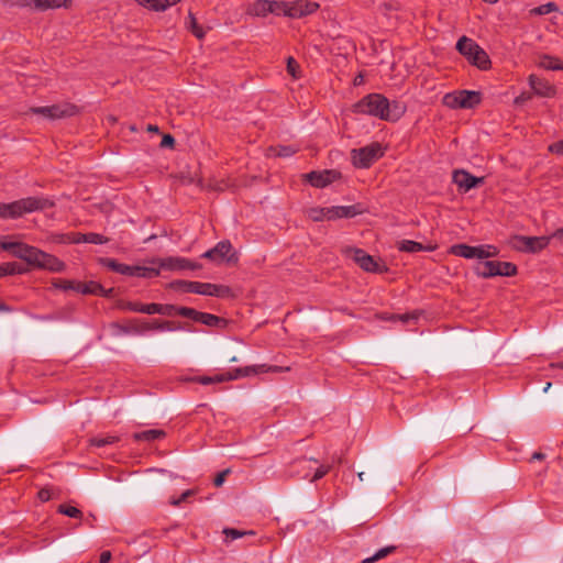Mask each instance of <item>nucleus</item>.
<instances>
[{
	"instance_id": "1",
	"label": "nucleus",
	"mask_w": 563,
	"mask_h": 563,
	"mask_svg": "<svg viewBox=\"0 0 563 563\" xmlns=\"http://www.w3.org/2000/svg\"><path fill=\"white\" fill-rule=\"evenodd\" d=\"M3 251L11 252L14 257L26 262L33 268L46 269L53 273L65 269V263L56 256L23 242H8V245H3Z\"/></svg>"
},
{
	"instance_id": "2",
	"label": "nucleus",
	"mask_w": 563,
	"mask_h": 563,
	"mask_svg": "<svg viewBox=\"0 0 563 563\" xmlns=\"http://www.w3.org/2000/svg\"><path fill=\"white\" fill-rule=\"evenodd\" d=\"M352 111L357 114H367L385 121L398 120L405 109L398 102L390 103L380 93H369L352 106Z\"/></svg>"
},
{
	"instance_id": "3",
	"label": "nucleus",
	"mask_w": 563,
	"mask_h": 563,
	"mask_svg": "<svg viewBox=\"0 0 563 563\" xmlns=\"http://www.w3.org/2000/svg\"><path fill=\"white\" fill-rule=\"evenodd\" d=\"M54 202L43 197H27L10 203H0V218L16 219L25 213L52 208Z\"/></svg>"
},
{
	"instance_id": "4",
	"label": "nucleus",
	"mask_w": 563,
	"mask_h": 563,
	"mask_svg": "<svg viewBox=\"0 0 563 563\" xmlns=\"http://www.w3.org/2000/svg\"><path fill=\"white\" fill-rule=\"evenodd\" d=\"M456 49L481 70L490 68L492 62L488 54L472 38L462 36L456 43Z\"/></svg>"
},
{
	"instance_id": "5",
	"label": "nucleus",
	"mask_w": 563,
	"mask_h": 563,
	"mask_svg": "<svg viewBox=\"0 0 563 563\" xmlns=\"http://www.w3.org/2000/svg\"><path fill=\"white\" fill-rule=\"evenodd\" d=\"M174 287L181 289L185 292L198 294L203 296H213L218 298H225L231 296L232 291L229 286L217 285L211 283L178 280L172 284Z\"/></svg>"
},
{
	"instance_id": "6",
	"label": "nucleus",
	"mask_w": 563,
	"mask_h": 563,
	"mask_svg": "<svg viewBox=\"0 0 563 563\" xmlns=\"http://www.w3.org/2000/svg\"><path fill=\"white\" fill-rule=\"evenodd\" d=\"M100 264L106 266L112 272H115L125 276H136L142 278H153L159 275V269L154 267L139 266V265H126L119 263L114 258L103 257L100 258Z\"/></svg>"
},
{
	"instance_id": "7",
	"label": "nucleus",
	"mask_w": 563,
	"mask_h": 563,
	"mask_svg": "<svg viewBox=\"0 0 563 563\" xmlns=\"http://www.w3.org/2000/svg\"><path fill=\"white\" fill-rule=\"evenodd\" d=\"M475 273L483 278L515 276L517 274V266L510 262L485 261L477 263Z\"/></svg>"
},
{
	"instance_id": "8",
	"label": "nucleus",
	"mask_w": 563,
	"mask_h": 563,
	"mask_svg": "<svg viewBox=\"0 0 563 563\" xmlns=\"http://www.w3.org/2000/svg\"><path fill=\"white\" fill-rule=\"evenodd\" d=\"M379 143H372L361 148L351 151L352 163L356 168H368L383 156Z\"/></svg>"
},
{
	"instance_id": "9",
	"label": "nucleus",
	"mask_w": 563,
	"mask_h": 563,
	"mask_svg": "<svg viewBox=\"0 0 563 563\" xmlns=\"http://www.w3.org/2000/svg\"><path fill=\"white\" fill-rule=\"evenodd\" d=\"M345 254L365 272L382 274L388 271L385 264H379L372 255L367 254L362 249L349 247L345 250Z\"/></svg>"
},
{
	"instance_id": "10",
	"label": "nucleus",
	"mask_w": 563,
	"mask_h": 563,
	"mask_svg": "<svg viewBox=\"0 0 563 563\" xmlns=\"http://www.w3.org/2000/svg\"><path fill=\"white\" fill-rule=\"evenodd\" d=\"M30 112L33 114H41L51 120H56L77 114L78 108L73 103L64 102L46 107H33L30 108Z\"/></svg>"
},
{
	"instance_id": "11",
	"label": "nucleus",
	"mask_w": 563,
	"mask_h": 563,
	"mask_svg": "<svg viewBox=\"0 0 563 563\" xmlns=\"http://www.w3.org/2000/svg\"><path fill=\"white\" fill-rule=\"evenodd\" d=\"M551 236H525V235H516L514 238V247L520 252L526 253H539L544 250L550 241Z\"/></svg>"
},
{
	"instance_id": "12",
	"label": "nucleus",
	"mask_w": 563,
	"mask_h": 563,
	"mask_svg": "<svg viewBox=\"0 0 563 563\" xmlns=\"http://www.w3.org/2000/svg\"><path fill=\"white\" fill-rule=\"evenodd\" d=\"M231 250H232V245H231L230 241H228V240L221 241L213 249L205 252L202 254V257L208 258L216 263H222V262L231 263L233 261L235 262L238 260L235 257V255L234 254L229 255Z\"/></svg>"
},
{
	"instance_id": "13",
	"label": "nucleus",
	"mask_w": 563,
	"mask_h": 563,
	"mask_svg": "<svg viewBox=\"0 0 563 563\" xmlns=\"http://www.w3.org/2000/svg\"><path fill=\"white\" fill-rule=\"evenodd\" d=\"M287 11H285V16L291 19H300L306 15L312 14L319 8L317 2H310L306 0H296L287 2Z\"/></svg>"
},
{
	"instance_id": "14",
	"label": "nucleus",
	"mask_w": 563,
	"mask_h": 563,
	"mask_svg": "<svg viewBox=\"0 0 563 563\" xmlns=\"http://www.w3.org/2000/svg\"><path fill=\"white\" fill-rule=\"evenodd\" d=\"M484 177H475L464 169L455 170L453 173V183L460 190L467 192L472 188L484 184Z\"/></svg>"
},
{
	"instance_id": "15",
	"label": "nucleus",
	"mask_w": 563,
	"mask_h": 563,
	"mask_svg": "<svg viewBox=\"0 0 563 563\" xmlns=\"http://www.w3.org/2000/svg\"><path fill=\"white\" fill-rule=\"evenodd\" d=\"M318 461L314 459L300 457L294 460L288 467V475L290 477H298L301 479H306L311 474L313 467L312 463H317Z\"/></svg>"
},
{
	"instance_id": "16",
	"label": "nucleus",
	"mask_w": 563,
	"mask_h": 563,
	"mask_svg": "<svg viewBox=\"0 0 563 563\" xmlns=\"http://www.w3.org/2000/svg\"><path fill=\"white\" fill-rule=\"evenodd\" d=\"M340 177L336 170L311 172L307 174V180L311 186L323 188Z\"/></svg>"
},
{
	"instance_id": "17",
	"label": "nucleus",
	"mask_w": 563,
	"mask_h": 563,
	"mask_svg": "<svg viewBox=\"0 0 563 563\" xmlns=\"http://www.w3.org/2000/svg\"><path fill=\"white\" fill-rule=\"evenodd\" d=\"M159 267L168 271H181V269H191L195 271L200 267L199 264L194 263L184 257H167L163 258L159 262Z\"/></svg>"
},
{
	"instance_id": "18",
	"label": "nucleus",
	"mask_w": 563,
	"mask_h": 563,
	"mask_svg": "<svg viewBox=\"0 0 563 563\" xmlns=\"http://www.w3.org/2000/svg\"><path fill=\"white\" fill-rule=\"evenodd\" d=\"M529 85L537 96L551 98L555 95V88L548 80L536 75L529 76Z\"/></svg>"
},
{
	"instance_id": "19",
	"label": "nucleus",
	"mask_w": 563,
	"mask_h": 563,
	"mask_svg": "<svg viewBox=\"0 0 563 563\" xmlns=\"http://www.w3.org/2000/svg\"><path fill=\"white\" fill-rule=\"evenodd\" d=\"M330 221L342 219V218H354L355 216L362 213V210L358 205L352 206H333L329 207Z\"/></svg>"
},
{
	"instance_id": "20",
	"label": "nucleus",
	"mask_w": 563,
	"mask_h": 563,
	"mask_svg": "<svg viewBox=\"0 0 563 563\" xmlns=\"http://www.w3.org/2000/svg\"><path fill=\"white\" fill-rule=\"evenodd\" d=\"M76 291L84 295H100L103 297H110L113 289L106 290L103 286L97 282L77 283Z\"/></svg>"
},
{
	"instance_id": "21",
	"label": "nucleus",
	"mask_w": 563,
	"mask_h": 563,
	"mask_svg": "<svg viewBox=\"0 0 563 563\" xmlns=\"http://www.w3.org/2000/svg\"><path fill=\"white\" fill-rule=\"evenodd\" d=\"M461 99L460 104L461 109H472L475 106L481 103V92L473 90H460Z\"/></svg>"
},
{
	"instance_id": "22",
	"label": "nucleus",
	"mask_w": 563,
	"mask_h": 563,
	"mask_svg": "<svg viewBox=\"0 0 563 563\" xmlns=\"http://www.w3.org/2000/svg\"><path fill=\"white\" fill-rule=\"evenodd\" d=\"M30 269L16 262H8L0 264V278L4 276L22 275Z\"/></svg>"
},
{
	"instance_id": "23",
	"label": "nucleus",
	"mask_w": 563,
	"mask_h": 563,
	"mask_svg": "<svg viewBox=\"0 0 563 563\" xmlns=\"http://www.w3.org/2000/svg\"><path fill=\"white\" fill-rule=\"evenodd\" d=\"M196 322L206 324L212 328H222L227 325V320L216 314L208 312H200L199 317L196 318Z\"/></svg>"
},
{
	"instance_id": "24",
	"label": "nucleus",
	"mask_w": 563,
	"mask_h": 563,
	"mask_svg": "<svg viewBox=\"0 0 563 563\" xmlns=\"http://www.w3.org/2000/svg\"><path fill=\"white\" fill-rule=\"evenodd\" d=\"M124 309L133 311V312H140V313H146V314H155L157 310V303H141L137 301H128L124 305Z\"/></svg>"
},
{
	"instance_id": "25",
	"label": "nucleus",
	"mask_w": 563,
	"mask_h": 563,
	"mask_svg": "<svg viewBox=\"0 0 563 563\" xmlns=\"http://www.w3.org/2000/svg\"><path fill=\"white\" fill-rule=\"evenodd\" d=\"M165 435H166V433L163 430L150 429V430H144L141 432H135L133 434V439L135 441L153 442V441L164 438Z\"/></svg>"
},
{
	"instance_id": "26",
	"label": "nucleus",
	"mask_w": 563,
	"mask_h": 563,
	"mask_svg": "<svg viewBox=\"0 0 563 563\" xmlns=\"http://www.w3.org/2000/svg\"><path fill=\"white\" fill-rule=\"evenodd\" d=\"M398 250L401 252H408V253H417L421 251H433V246H424L419 242L411 241V240H402L398 242L397 244Z\"/></svg>"
},
{
	"instance_id": "27",
	"label": "nucleus",
	"mask_w": 563,
	"mask_h": 563,
	"mask_svg": "<svg viewBox=\"0 0 563 563\" xmlns=\"http://www.w3.org/2000/svg\"><path fill=\"white\" fill-rule=\"evenodd\" d=\"M71 0H36L35 9L38 11H46L49 9L67 8Z\"/></svg>"
},
{
	"instance_id": "28",
	"label": "nucleus",
	"mask_w": 563,
	"mask_h": 563,
	"mask_svg": "<svg viewBox=\"0 0 563 563\" xmlns=\"http://www.w3.org/2000/svg\"><path fill=\"white\" fill-rule=\"evenodd\" d=\"M328 211L329 207H313L307 209L306 214L313 222H320L324 220L330 221V213H328Z\"/></svg>"
},
{
	"instance_id": "29",
	"label": "nucleus",
	"mask_w": 563,
	"mask_h": 563,
	"mask_svg": "<svg viewBox=\"0 0 563 563\" xmlns=\"http://www.w3.org/2000/svg\"><path fill=\"white\" fill-rule=\"evenodd\" d=\"M271 0H257L249 9V13L256 16H266L271 13Z\"/></svg>"
},
{
	"instance_id": "30",
	"label": "nucleus",
	"mask_w": 563,
	"mask_h": 563,
	"mask_svg": "<svg viewBox=\"0 0 563 563\" xmlns=\"http://www.w3.org/2000/svg\"><path fill=\"white\" fill-rule=\"evenodd\" d=\"M298 147L292 145H278V146H271L268 148V155H274L278 157H289L298 152Z\"/></svg>"
},
{
	"instance_id": "31",
	"label": "nucleus",
	"mask_w": 563,
	"mask_h": 563,
	"mask_svg": "<svg viewBox=\"0 0 563 563\" xmlns=\"http://www.w3.org/2000/svg\"><path fill=\"white\" fill-rule=\"evenodd\" d=\"M255 369L253 368V365L245 366V367H238L234 368L228 373H224L225 375V382L239 379L241 377H247L251 375H254Z\"/></svg>"
},
{
	"instance_id": "32",
	"label": "nucleus",
	"mask_w": 563,
	"mask_h": 563,
	"mask_svg": "<svg viewBox=\"0 0 563 563\" xmlns=\"http://www.w3.org/2000/svg\"><path fill=\"white\" fill-rule=\"evenodd\" d=\"M450 253L464 258H474L475 246L467 244H455L451 246Z\"/></svg>"
},
{
	"instance_id": "33",
	"label": "nucleus",
	"mask_w": 563,
	"mask_h": 563,
	"mask_svg": "<svg viewBox=\"0 0 563 563\" xmlns=\"http://www.w3.org/2000/svg\"><path fill=\"white\" fill-rule=\"evenodd\" d=\"M540 66L549 70H563V60L550 55H543L540 60Z\"/></svg>"
},
{
	"instance_id": "34",
	"label": "nucleus",
	"mask_w": 563,
	"mask_h": 563,
	"mask_svg": "<svg viewBox=\"0 0 563 563\" xmlns=\"http://www.w3.org/2000/svg\"><path fill=\"white\" fill-rule=\"evenodd\" d=\"M119 441V437L117 435H100L95 437L89 440L90 445L97 446V448H103L106 445L114 444Z\"/></svg>"
},
{
	"instance_id": "35",
	"label": "nucleus",
	"mask_w": 563,
	"mask_h": 563,
	"mask_svg": "<svg viewBox=\"0 0 563 563\" xmlns=\"http://www.w3.org/2000/svg\"><path fill=\"white\" fill-rule=\"evenodd\" d=\"M460 99H461L460 90L454 91V92H449V93L444 95V97L442 99V103L450 109H461Z\"/></svg>"
},
{
	"instance_id": "36",
	"label": "nucleus",
	"mask_w": 563,
	"mask_h": 563,
	"mask_svg": "<svg viewBox=\"0 0 563 563\" xmlns=\"http://www.w3.org/2000/svg\"><path fill=\"white\" fill-rule=\"evenodd\" d=\"M253 368L255 369L254 375L263 374V373H282V372L289 371V367H282V366L267 365V364L253 365Z\"/></svg>"
},
{
	"instance_id": "37",
	"label": "nucleus",
	"mask_w": 563,
	"mask_h": 563,
	"mask_svg": "<svg viewBox=\"0 0 563 563\" xmlns=\"http://www.w3.org/2000/svg\"><path fill=\"white\" fill-rule=\"evenodd\" d=\"M190 380L197 382L201 385H210V384H217V383H223L225 382V375L224 374H218L214 376H198L195 378H191Z\"/></svg>"
},
{
	"instance_id": "38",
	"label": "nucleus",
	"mask_w": 563,
	"mask_h": 563,
	"mask_svg": "<svg viewBox=\"0 0 563 563\" xmlns=\"http://www.w3.org/2000/svg\"><path fill=\"white\" fill-rule=\"evenodd\" d=\"M150 331L157 330V331H173L176 329L174 325V322L172 321H159L154 320L152 322H148Z\"/></svg>"
},
{
	"instance_id": "39",
	"label": "nucleus",
	"mask_w": 563,
	"mask_h": 563,
	"mask_svg": "<svg viewBox=\"0 0 563 563\" xmlns=\"http://www.w3.org/2000/svg\"><path fill=\"white\" fill-rule=\"evenodd\" d=\"M57 511L62 515H65L70 518H81L82 512L77 507L67 506V505H59Z\"/></svg>"
},
{
	"instance_id": "40",
	"label": "nucleus",
	"mask_w": 563,
	"mask_h": 563,
	"mask_svg": "<svg viewBox=\"0 0 563 563\" xmlns=\"http://www.w3.org/2000/svg\"><path fill=\"white\" fill-rule=\"evenodd\" d=\"M554 11H558V5L554 2H548L545 4L533 8L530 12L534 15H545Z\"/></svg>"
},
{
	"instance_id": "41",
	"label": "nucleus",
	"mask_w": 563,
	"mask_h": 563,
	"mask_svg": "<svg viewBox=\"0 0 563 563\" xmlns=\"http://www.w3.org/2000/svg\"><path fill=\"white\" fill-rule=\"evenodd\" d=\"M36 0H1L2 4L8 8H35Z\"/></svg>"
},
{
	"instance_id": "42",
	"label": "nucleus",
	"mask_w": 563,
	"mask_h": 563,
	"mask_svg": "<svg viewBox=\"0 0 563 563\" xmlns=\"http://www.w3.org/2000/svg\"><path fill=\"white\" fill-rule=\"evenodd\" d=\"M52 285L56 288V289H62V290H75L76 291V285L77 283L74 282V280H68V279H54Z\"/></svg>"
},
{
	"instance_id": "43",
	"label": "nucleus",
	"mask_w": 563,
	"mask_h": 563,
	"mask_svg": "<svg viewBox=\"0 0 563 563\" xmlns=\"http://www.w3.org/2000/svg\"><path fill=\"white\" fill-rule=\"evenodd\" d=\"M130 329H131L132 332L137 333V334H142V333L148 332L150 331L148 321H145V320H134L131 323Z\"/></svg>"
},
{
	"instance_id": "44",
	"label": "nucleus",
	"mask_w": 563,
	"mask_h": 563,
	"mask_svg": "<svg viewBox=\"0 0 563 563\" xmlns=\"http://www.w3.org/2000/svg\"><path fill=\"white\" fill-rule=\"evenodd\" d=\"M299 69H300V66H299V64L297 63V60H296L294 57H291V56H290V57H288V58H287V71H288V74H289L292 78L297 79V78H299V77H300V71H299Z\"/></svg>"
},
{
	"instance_id": "45",
	"label": "nucleus",
	"mask_w": 563,
	"mask_h": 563,
	"mask_svg": "<svg viewBox=\"0 0 563 563\" xmlns=\"http://www.w3.org/2000/svg\"><path fill=\"white\" fill-rule=\"evenodd\" d=\"M199 313H200V311H197L196 309L188 308V307H177V311H176V314L185 317V318H189L194 321H196V318L199 317Z\"/></svg>"
},
{
	"instance_id": "46",
	"label": "nucleus",
	"mask_w": 563,
	"mask_h": 563,
	"mask_svg": "<svg viewBox=\"0 0 563 563\" xmlns=\"http://www.w3.org/2000/svg\"><path fill=\"white\" fill-rule=\"evenodd\" d=\"M271 13L276 15H285V11H287V1H272L271 0Z\"/></svg>"
},
{
	"instance_id": "47",
	"label": "nucleus",
	"mask_w": 563,
	"mask_h": 563,
	"mask_svg": "<svg viewBox=\"0 0 563 563\" xmlns=\"http://www.w3.org/2000/svg\"><path fill=\"white\" fill-rule=\"evenodd\" d=\"M176 311H177V307L174 305L157 303L156 313H158V314L172 317V316L176 314Z\"/></svg>"
},
{
	"instance_id": "48",
	"label": "nucleus",
	"mask_w": 563,
	"mask_h": 563,
	"mask_svg": "<svg viewBox=\"0 0 563 563\" xmlns=\"http://www.w3.org/2000/svg\"><path fill=\"white\" fill-rule=\"evenodd\" d=\"M397 550V547L395 545H387L385 548L379 549L373 556L374 560L377 562L382 559H385L389 554L394 553Z\"/></svg>"
},
{
	"instance_id": "49",
	"label": "nucleus",
	"mask_w": 563,
	"mask_h": 563,
	"mask_svg": "<svg viewBox=\"0 0 563 563\" xmlns=\"http://www.w3.org/2000/svg\"><path fill=\"white\" fill-rule=\"evenodd\" d=\"M109 239L102 234L90 232L87 233V243L91 244H104L108 243Z\"/></svg>"
},
{
	"instance_id": "50",
	"label": "nucleus",
	"mask_w": 563,
	"mask_h": 563,
	"mask_svg": "<svg viewBox=\"0 0 563 563\" xmlns=\"http://www.w3.org/2000/svg\"><path fill=\"white\" fill-rule=\"evenodd\" d=\"M331 467H332V465H321V466H319L314 471L313 476L310 478V482L313 483V482H317V481L321 479L323 476H325L329 473Z\"/></svg>"
},
{
	"instance_id": "51",
	"label": "nucleus",
	"mask_w": 563,
	"mask_h": 563,
	"mask_svg": "<svg viewBox=\"0 0 563 563\" xmlns=\"http://www.w3.org/2000/svg\"><path fill=\"white\" fill-rule=\"evenodd\" d=\"M223 533L225 534L227 538H230L231 540H235V539L241 538L247 533L253 534V531L246 532V531H240L234 528H225L223 530Z\"/></svg>"
},
{
	"instance_id": "52",
	"label": "nucleus",
	"mask_w": 563,
	"mask_h": 563,
	"mask_svg": "<svg viewBox=\"0 0 563 563\" xmlns=\"http://www.w3.org/2000/svg\"><path fill=\"white\" fill-rule=\"evenodd\" d=\"M192 495L194 490L187 489L178 498H172L169 503L173 506H179L181 503L186 501Z\"/></svg>"
},
{
	"instance_id": "53",
	"label": "nucleus",
	"mask_w": 563,
	"mask_h": 563,
	"mask_svg": "<svg viewBox=\"0 0 563 563\" xmlns=\"http://www.w3.org/2000/svg\"><path fill=\"white\" fill-rule=\"evenodd\" d=\"M231 473L230 468H225L222 472L218 473L217 476L213 479V484L216 487L222 486V484L225 481V477Z\"/></svg>"
},
{
	"instance_id": "54",
	"label": "nucleus",
	"mask_w": 563,
	"mask_h": 563,
	"mask_svg": "<svg viewBox=\"0 0 563 563\" xmlns=\"http://www.w3.org/2000/svg\"><path fill=\"white\" fill-rule=\"evenodd\" d=\"M180 0H157L158 5L155 11H165L167 8L178 3Z\"/></svg>"
},
{
	"instance_id": "55",
	"label": "nucleus",
	"mask_w": 563,
	"mask_h": 563,
	"mask_svg": "<svg viewBox=\"0 0 563 563\" xmlns=\"http://www.w3.org/2000/svg\"><path fill=\"white\" fill-rule=\"evenodd\" d=\"M548 151L556 155H563V140L550 144Z\"/></svg>"
},
{
	"instance_id": "56",
	"label": "nucleus",
	"mask_w": 563,
	"mask_h": 563,
	"mask_svg": "<svg viewBox=\"0 0 563 563\" xmlns=\"http://www.w3.org/2000/svg\"><path fill=\"white\" fill-rule=\"evenodd\" d=\"M189 19H190V25H191V30H192L194 34L198 38H201L205 35L203 31L198 26L197 21L192 14H189Z\"/></svg>"
},
{
	"instance_id": "57",
	"label": "nucleus",
	"mask_w": 563,
	"mask_h": 563,
	"mask_svg": "<svg viewBox=\"0 0 563 563\" xmlns=\"http://www.w3.org/2000/svg\"><path fill=\"white\" fill-rule=\"evenodd\" d=\"M532 93L530 92H522L518 97L515 98V104L521 106L526 103L527 101L531 100Z\"/></svg>"
},
{
	"instance_id": "58",
	"label": "nucleus",
	"mask_w": 563,
	"mask_h": 563,
	"mask_svg": "<svg viewBox=\"0 0 563 563\" xmlns=\"http://www.w3.org/2000/svg\"><path fill=\"white\" fill-rule=\"evenodd\" d=\"M37 497L41 501L45 503V501H48L51 498H52V493H51V489L49 488H42L38 493H37Z\"/></svg>"
},
{
	"instance_id": "59",
	"label": "nucleus",
	"mask_w": 563,
	"mask_h": 563,
	"mask_svg": "<svg viewBox=\"0 0 563 563\" xmlns=\"http://www.w3.org/2000/svg\"><path fill=\"white\" fill-rule=\"evenodd\" d=\"M175 144V139L170 134H165L161 141L162 147H172Z\"/></svg>"
},
{
	"instance_id": "60",
	"label": "nucleus",
	"mask_w": 563,
	"mask_h": 563,
	"mask_svg": "<svg viewBox=\"0 0 563 563\" xmlns=\"http://www.w3.org/2000/svg\"><path fill=\"white\" fill-rule=\"evenodd\" d=\"M71 243H87V233H74L70 240Z\"/></svg>"
},
{
	"instance_id": "61",
	"label": "nucleus",
	"mask_w": 563,
	"mask_h": 563,
	"mask_svg": "<svg viewBox=\"0 0 563 563\" xmlns=\"http://www.w3.org/2000/svg\"><path fill=\"white\" fill-rule=\"evenodd\" d=\"M474 258H487L486 247L484 245L475 246Z\"/></svg>"
},
{
	"instance_id": "62",
	"label": "nucleus",
	"mask_w": 563,
	"mask_h": 563,
	"mask_svg": "<svg viewBox=\"0 0 563 563\" xmlns=\"http://www.w3.org/2000/svg\"><path fill=\"white\" fill-rule=\"evenodd\" d=\"M139 4L152 9L155 11V7L158 5L157 0H135Z\"/></svg>"
},
{
	"instance_id": "63",
	"label": "nucleus",
	"mask_w": 563,
	"mask_h": 563,
	"mask_svg": "<svg viewBox=\"0 0 563 563\" xmlns=\"http://www.w3.org/2000/svg\"><path fill=\"white\" fill-rule=\"evenodd\" d=\"M111 560V552L110 551H103L100 554L99 563H109Z\"/></svg>"
},
{
	"instance_id": "64",
	"label": "nucleus",
	"mask_w": 563,
	"mask_h": 563,
	"mask_svg": "<svg viewBox=\"0 0 563 563\" xmlns=\"http://www.w3.org/2000/svg\"><path fill=\"white\" fill-rule=\"evenodd\" d=\"M552 238L553 239H556V240H560V241H563V228H560L558 230H555L552 234Z\"/></svg>"
}]
</instances>
